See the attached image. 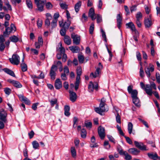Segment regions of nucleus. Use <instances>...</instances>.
Wrapping results in <instances>:
<instances>
[{"mask_svg":"<svg viewBox=\"0 0 160 160\" xmlns=\"http://www.w3.org/2000/svg\"><path fill=\"white\" fill-rule=\"evenodd\" d=\"M127 90L129 93L131 94L133 103L136 107H139L141 105L139 98L138 97V91L136 89H133V86L132 85L129 86L128 87Z\"/></svg>","mask_w":160,"mask_h":160,"instance_id":"nucleus-1","label":"nucleus"},{"mask_svg":"<svg viewBox=\"0 0 160 160\" xmlns=\"http://www.w3.org/2000/svg\"><path fill=\"white\" fill-rule=\"evenodd\" d=\"M105 102V99L104 98H102L99 107L95 108V111L100 115H102V112L108 111V108Z\"/></svg>","mask_w":160,"mask_h":160,"instance_id":"nucleus-2","label":"nucleus"},{"mask_svg":"<svg viewBox=\"0 0 160 160\" xmlns=\"http://www.w3.org/2000/svg\"><path fill=\"white\" fill-rule=\"evenodd\" d=\"M7 114L6 112L3 109L0 110V129H3L4 127V123L7 122Z\"/></svg>","mask_w":160,"mask_h":160,"instance_id":"nucleus-3","label":"nucleus"},{"mask_svg":"<svg viewBox=\"0 0 160 160\" xmlns=\"http://www.w3.org/2000/svg\"><path fill=\"white\" fill-rule=\"evenodd\" d=\"M98 67H95L96 70L95 72H92L91 73L90 76L92 78H96L99 77L101 73V71L103 68V66L101 63L99 62L98 63Z\"/></svg>","mask_w":160,"mask_h":160,"instance_id":"nucleus-4","label":"nucleus"},{"mask_svg":"<svg viewBox=\"0 0 160 160\" xmlns=\"http://www.w3.org/2000/svg\"><path fill=\"white\" fill-rule=\"evenodd\" d=\"M46 2V0H34L35 3L40 12L43 10L44 6Z\"/></svg>","mask_w":160,"mask_h":160,"instance_id":"nucleus-5","label":"nucleus"},{"mask_svg":"<svg viewBox=\"0 0 160 160\" xmlns=\"http://www.w3.org/2000/svg\"><path fill=\"white\" fill-rule=\"evenodd\" d=\"M20 60V57L17 54H13L12 58H9V60L12 64L16 65L19 64Z\"/></svg>","mask_w":160,"mask_h":160,"instance_id":"nucleus-6","label":"nucleus"},{"mask_svg":"<svg viewBox=\"0 0 160 160\" xmlns=\"http://www.w3.org/2000/svg\"><path fill=\"white\" fill-rule=\"evenodd\" d=\"M140 85L141 88L144 90L148 95L149 96L152 95V89L149 84H146L145 86L142 82H141Z\"/></svg>","mask_w":160,"mask_h":160,"instance_id":"nucleus-7","label":"nucleus"},{"mask_svg":"<svg viewBox=\"0 0 160 160\" xmlns=\"http://www.w3.org/2000/svg\"><path fill=\"white\" fill-rule=\"evenodd\" d=\"M118 151L121 155L125 156V159L126 160H131L132 157L129 155L126 151H123L121 148H118L117 149Z\"/></svg>","mask_w":160,"mask_h":160,"instance_id":"nucleus-8","label":"nucleus"},{"mask_svg":"<svg viewBox=\"0 0 160 160\" xmlns=\"http://www.w3.org/2000/svg\"><path fill=\"white\" fill-rule=\"evenodd\" d=\"M154 70V66L152 63H150L148 67L145 68V71L148 78H150V77L151 72H152Z\"/></svg>","mask_w":160,"mask_h":160,"instance_id":"nucleus-9","label":"nucleus"},{"mask_svg":"<svg viewBox=\"0 0 160 160\" xmlns=\"http://www.w3.org/2000/svg\"><path fill=\"white\" fill-rule=\"evenodd\" d=\"M58 68L55 65H53L51 68L50 72V75L51 78L52 80H54L55 78L56 73L55 72L57 70Z\"/></svg>","mask_w":160,"mask_h":160,"instance_id":"nucleus-10","label":"nucleus"},{"mask_svg":"<svg viewBox=\"0 0 160 160\" xmlns=\"http://www.w3.org/2000/svg\"><path fill=\"white\" fill-rule=\"evenodd\" d=\"M98 87V85L97 83L95 82L93 83L92 82H90L88 86L89 91L90 92H92L93 91L94 89L96 90H97Z\"/></svg>","mask_w":160,"mask_h":160,"instance_id":"nucleus-11","label":"nucleus"},{"mask_svg":"<svg viewBox=\"0 0 160 160\" xmlns=\"http://www.w3.org/2000/svg\"><path fill=\"white\" fill-rule=\"evenodd\" d=\"M71 38L73 39V43L74 44L77 45L79 44L80 42V36L73 33L71 34Z\"/></svg>","mask_w":160,"mask_h":160,"instance_id":"nucleus-12","label":"nucleus"},{"mask_svg":"<svg viewBox=\"0 0 160 160\" xmlns=\"http://www.w3.org/2000/svg\"><path fill=\"white\" fill-rule=\"evenodd\" d=\"M98 132L100 138L101 139H104L105 136L104 128L101 126H99L98 128Z\"/></svg>","mask_w":160,"mask_h":160,"instance_id":"nucleus-13","label":"nucleus"},{"mask_svg":"<svg viewBox=\"0 0 160 160\" xmlns=\"http://www.w3.org/2000/svg\"><path fill=\"white\" fill-rule=\"evenodd\" d=\"M7 81L12 83L14 87L17 88H20L22 87V84L18 81L11 79H8Z\"/></svg>","mask_w":160,"mask_h":160,"instance_id":"nucleus-14","label":"nucleus"},{"mask_svg":"<svg viewBox=\"0 0 160 160\" xmlns=\"http://www.w3.org/2000/svg\"><path fill=\"white\" fill-rule=\"evenodd\" d=\"M134 143L135 146L137 148L141 150H146V146L144 145L141 142H138L136 141H135Z\"/></svg>","mask_w":160,"mask_h":160,"instance_id":"nucleus-15","label":"nucleus"},{"mask_svg":"<svg viewBox=\"0 0 160 160\" xmlns=\"http://www.w3.org/2000/svg\"><path fill=\"white\" fill-rule=\"evenodd\" d=\"M151 17V15H150L149 18H145L144 24L146 28H149L152 25Z\"/></svg>","mask_w":160,"mask_h":160,"instance_id":"nucleus-16","label":"nucleus"},{"mask_svg":"<svg viewBox=\"0 0 160 160\" xmlns=\"http://www.w3.org/2000/svg\"><path fill=\"white\" fill-rule=\"evenodd\" d=\"M70 94V100L72 102H75L77 99V95L76 93L70 91H69Z\"/></svg>","mask_w":160,"mask_h":160,"instance_id":"nucleus-17","label":"nucleus"},{"mask_svg":"<svg viewBox=\"0 0 160 160\" xmlns=\"http://www.w3.org/2000/svg\"><path fill=\"white\" fill-rule=\"evenodd\" d=\"M55 87L57 89H58L62 87V82L60 79H57L55 82Z\"/></svg>","mask_w":160,"mask_h":160,"instance_id":"nucleus-18","label":"nucleus"},{"mask_svg":"<svg viewBox=\"0 0 160 160\" xmlns=\"http://www.w3.org/2000/svg\"><path fill=\"white\" fill-rule=\"evenodd\" d=\"M88 16L91 18L92 20H94L96 18V17L95 15L94 10L93 8H91L90 9Z\"/></svg>","mask_w":160,"mask_h":160,"instance_id":"nucleus-19","label":"nucleus"},{"mask_svg":"<svg viewBox=\"0 0 160 160\" xmlns=\"http://www.w3.org/2000/svg\"><path fill=\"white\" fill-rule=\"evenodd\" d=\"M122 18L120 14H118L117 16V25L118 28L119 29L121 27L122 24Z\"/></svg>","mask_w":160,"mask_h":160,"instance_id":"nucleus-20","label":"nucleus"},{"mask_svg":"<svg viewBox=\"0 0 160 160\" xmlns=\"http://www.w3.org/2000/svg\"><path fill=\"white\" fill-rule=\"evenodd\" d=\"M126 26L127 28H130L132 31H135L136 30L135 25L132 22L126 23Z\"/></svg>","mask_w":160,"mask_h":160,"instance_id":"nucleus-21","label":"nucleus"},{"mask_svg":"<svg viewBox=\"0 0 160 160\" xmlns=\"http://www.w3.org/2000/svg\"><path fill=\"white\" fill-rule=\"evenodd\" d=\"M128 152L133 155H137L139 152L140 151L137 149L135 148H130L128 150Z\"/></svg>","mask_w":160,"mask_h":160,"instance_id":"nucleus-22","label":"nucleus"},{"mask_svg":"<svg viewBox=\"0 0 160 160\" xmlns=\"http://www.w3.org/2000/svg\"><path fill=\"white\" fill-rule=\"evenodd\" d=\"M70 108L69 106L65 105L64 108V115L67 117L69 116L70 115L69 112Z\"/></svg>","mask_w":160,"mask_h":160,"instance_id":"nucleus-23","label":"nucleus"},{"mask_svg":"<svg viewBox=\"0 0 160 160\" xmlns=\"http://www.w3.org/2000/svg\"><path fill=\"white\" fill-rule=\"evenodd\" d=\"M69 48L73 53H78L80 51V48L78 46H71Z\"/></svg>","mask_w":160,"mask_h":160,"instance_id":"nucleus-24","label":"nucleus"},{"mask_svg":"<svg viewBox=\"0 0 160 160\" xmlns=\"http://www.w3.org/2000/svg\"><path fill=\"white\" fill-rule=\"evenodd\" d=\"M3 70L5 72L8 74L13 77H15V75L12 71L7 68H4Z\"/></svg>","mask_w":160,"mask_h":160,"instance_id":"nucleus-25","label":"nucleus"},{"mask_svg":"<svg viewBox=\"0 0 160 160\" xmlns=\"http://www.w3.org/2000/svg\"><path fill=\"white\" fill-rule=\"evenodd\" d=\"M148 157L154 160H157L158 158V155L156 153H148Z\"/></svg>","mask_w":160,"mask_h":160,"instance_id":"nucleus-26","label":"nucleus"},{"mask_svg":"<svg viewBox=\"0 0 160 160\" xmlns=\"http://www.w3.org/2000/svg\"><path fill=\"white\" fill-rule=\"evenodd\" d=\"M64 40L65 43L68 45H69L71 44V40L69 36H65L64 38Z\"/></svg>","mask_w":160,"mask_h":160,"instance_id":"nucleus-27","label":"nucleus"},{"mask_svg":"<svg viewBox=\"0 0 160 160\" xmlns=\"http://www.w3.org/2000/svg\"><path fill=\"white\" fill-rule=\"evenodd\" d=\"M71 22L69 20H67L63 24V28L68 29L71 24Z\"/></svg>","mask_w":160,"mask_h":160,"instance_id":"nucleus-28","label":"nucleus"},{"mask_svg":"<svg viewBox=\"0 0 160 160\" xmlns=\"http://www.w3.org/2000/svg\"><path fill=\"white\" fill-rule=\"evenodd\" d=\"M11 32H12V31L10 30V27H7L6 28L5 30L3 32V35L5 37H8Z\"/></svg>","mask_w":160,"mask_h":160,"instance_id":"nucleus-29","label":"nucleus"},{"mask_svg":"<svg viewBox=\"0 0 160 160\" xmlns=\"http://www.w3.org/2000/svg\"><path fill=\"white\" fill-rule=\"evenodd\" d=\"M81 2L79 1L75 4L74 6V8L75 11L77 12H78L79 11V8L81 5Z\"/></svg>","mask_w":160,"mask_h":160,"instance_id":"nucleus-30","label":"nucleus"},{"mask_svg":"<svg viewBox=\"0 0 160 160\" xmlns=\"http://www.w3.org/2000/svg\"><path fill=\"white\" fill-rule=\"evenodd\" d=\"M82 68L80 67H78L77 69V77L76 78L80 79V76L82 74Z\"/></svg>","mask_w":160,"mask_h":160,"instance_id":"nucleus-31","label":"nucleus"},{"mask_svg":"<svg viewBox=\"0 0 160 160\" xmlns=\"http://www.w3.org/2000/svg\"><path fill=\"white\" fill-rule=\"evenodd\" d=\"M133 127L132 124L131 122H129L128 123V129L129 134H131L132 132Z\"/></svg>","mask_w":160,"mask_h":160,"instance_id":"nucleus-32","label":"nucleus"},{"mask_svg":"<svg viewBox=\"0 0 160 160\" xmlns=\"http://www.w3.org/2000/svg\"><path fill=\"white\" fill-rule=\"evenodd\" d=\"M10 39L12 42H17L19 40L18 38L15 35H13L10 37Z\"/></svg>","mask_w":160,"mask_h":160,"instance_id":"nucleus-33","label":"nucleus"},{"mask_svg":"<svg viewBox=\"0 0 160 160\" xmlns=\"http://www.w3.org/2000/svg\"><path fill=\"white\" fill-rule=\"evenodd\" d=\"M33 148L35 149H38L39 147V144L36 141H34L32 142Z\"/></svg>","mask_w":160,"mask_h":160,"instance_id":"nucleus-34","label":"nucleus"},{"mask_svg":"<svg viewBox=\"0 0 160 160\" xmlns=\"http://www.w3.org/2000/svg\"><path fill=\"white\" fill-rule=\"evenodd\" d=\"M71 152L73 158H75L76 156V152L75 147H72L71 148Z\"/></svg>","mask_w":160,"mask_h":160,"instance_id":"nucleus-35","label":"nucleus"},{"mask_svg":"<svg viewBox=\"0 0 160 160\" xmlns=\"http://www.w3.org/2000/svg\"><path fill=\"white\" fill-rule=\"evenodd\" d=\"M80 82V79L76 78V80L75 83V89L76 90H77L79 88V83Z\"/></svg>","mask_w":160,"mask_h":160,"instance_id":"nucleus-36","label":"nucleus"},{"mask_svg":"<svg viewBox=\"0 0 160 160\" xmlns=\"http://www.w3.org/2000/svg\"><path fill=\"white\" fill-rule=\"evenodd\" d=\"M22 70L23 72L26 71L27 70V66L25 63H22L21 64Z\"/></svg>","mask_w":160,"mask_h":160,"instance_id":"nucleus-37","label":"nucleus"},{"mask_svg":"<svg viewBox=\"0 0 160 160\" xmlns=\"http://www.w3.org/2000/svg\"><path fill=\"white\" fill-rule=\"evenodd\" d=\"M87 132L85 129L83 128L81 130V135L82 138H85L86 136Z\"/></svg>","mask_w":160,"mask_h":160,"instance_id":"nucleus-38","label":"nucleus"},{"mask_svg":"<svg viewBox=\"0 0 160 160\" xmlns=\"http://www.w3.org/2000/svg\"><path fill=\"white\" fill-rule=\"evenodd\" d=\"M26 3L28 8L30 9H32V2L29 0H27L26 1Z\"/></svg>","mask_w":160,"mask_h":160,"instance_id":"nucleus-39","label":"nucleus"},{"mask_svg":"<svg viewBox=\"0 0 160 160\" xmlns=\"http://www.w3.org/2000/svg\"><path fill=\"white\" fill-rule=\"evenodd\" d=\"M85 124L86 127L90 129L92 127V123L90 122L85 121Z\"/></svg>","mask_w":160,"mask_h":160,"instance_id":"nucleus-40","label":"nucleus"},{"mask_svg":"<svg viewBox=\"0 0 160 160\" xmlns=\"http://www.w3.org/2000/svg\"><path fill=\"white\" fill-rule=\"evenodd\" d=\"M4 4L7 6L8 9L9 10H12V9L11 5L9 4L8 0H4Z\"/></svg>","mask_w":160,"mask_h":160,"instance_id":"nucleus-41","label":"nucleus"},{"mask_svg":"<svg viewBox=\"0 0 160 160\" xmlns=\"http://www.w3.org/2000/svg\"><path fill=\"white\" fill-rule=\"evenodd\" d=\"M142 13L140 12H138L136 15V20H140L142 19Z\"/></svg>","mask_w":160,"mask_h":160,"instance_id":"nucleus-42","label":"nucleus"},{"mask_svg":"<svg viewBox=\"0 0 160 160\" xmlns=\"http://www.w3.org/2000/svg\"><path fill=\"white\" fill-rule=\"evenodd\" d=\"M11 90L8 88H4V92L6 94L9 95L11 92Z\"/></svg>","mask_w":160,"mask_h":160,"instance_id":"nucleus-43","label":"nucleus"},{"mask_svg":"<svg viewBox=\"0 0 160 160\" xmlns=\"http://www.w3.org/2000/svg\"><path fill=\"white\" fill-rule=\"evenodd\" d=\"M42 20L40 18H38L37 21V25L38 28H41L42 25Z\"/></svg>","mask_w":160,"mask_h":160,"instance_id":"nucleus-44","label":"nucleus"},{"mask_svg":"<svg viewBox=\"0 0 160 160\" xmlns=\"http://www.w3.org/2000/svg\"><path fill=\"white\" fill-rule=\"evenodd\" d=\"M57 21L55 20H53L51 23V26L52 29L55 28L57 25Z\"/></svg>","mask_w":160,"mask_h":160,"instance_id":"nucleus-45","label":"nucleus"},{"mask_svg":"<svg viewBox=\"0 0 160 160\" xmlns=\"http://www.w3.org/2000/svg\"><path fill=\"white\" fill-rule=\"evenodd\" d=\"M78 59L80 63H83L84 61V57L82 55H79L78 56Z\"/></svg>","mask_w":160,"mask_h":160,"instance_id":"nucleus-46","label":"nucleus"},{"mask_svg":"<svg viewBox=\"0 0 160 160\" xmlns=\"http://www.w3.org/2000/svg\"><path fill=\"white\" fill-rule=\"evenodd\" d=\"M21 101L24 102L27 104L30 105V101L26 97H24Z\"/></svg>","mask_w":160,"mask_h":160,"instance_id":"nucleus-47","label":"nucleus"},{"mask_svg":"<svg viewBox=\"0 0 160 160\" xmlns=\"http://www.w3.org/2000/svg\"><path fill=\"white\" fill-rule=\"evenodd\" d=\"M67 29H66L64 28H62L61 29L60 31V33L61 35L62 36H65L66 33V31L67 30Z\"/></svg>","mask_w":160,"mask_h":160,"instance_id":"nucleus-48","label":"nucleus"},{"mask_svg":"<svg viewBox=\"0 0 160 160\" xmlns=\"http://www.w3.org/2000/svg\"><path fill=\"white\" fill-rule=\"evenodd\" d=\"M94 24L93 23H92L91 24V25L89 29V33L90 34H92L93 33V31L94 30Z\"/></svg>","mask_w":160,"mask_h":160,"instance_id":"nucleus-49","label":"nucleus"},{"mask_svg":"<svg viewBox=\"0 0 160 160\" xmlns=\"http://www.w3.org/2000/svg\"><path fill=\"white\" fill-rule=\"evenodd\" d=\"M149 85L150 86V87H151L152 92L153 91L152 88H153L155 90H156L157 89L156 85L154 82H150V84Z\"/></svg>","mask_w":160,"mask_h":160,"instance_id":"nucleus-50","label":"nucleus"},{"mask_svg":"<svg viewBox=\"0 0 160 160\" xmlns=\"http://www.w3.org/2000/svg\"><path fill=\"white\" fill-rule=\"evenodd\" d=\"M54 65H55L57 67H59L62 66V62L60 61H54Z\"/></svg>","mask_w":160,"mask_h":160,"instance_id":"nucleus-51","label":"nucleus"},{"mask_svg":"<svg viewBox=\"0 0 160 160\" xmlns=\"http://www.w3.org/2000/svg\"><path fill=\"white\" fill-rule=\"evenodd\" d=\"M116 121L117 123H121V117L118 113H117L116 117Z\"/></svg>","mask_w":160,"mask_h":160,"instance_id":"nucleus-52","label":"nucleus"},{"mask_svg":"<svg viewBox=\"0 0 160 160\" xmlns=\"http://www.w3.org/2000/svg\"><path fill=\"white\" fill-rule=\"evenodd\" d=\"M96 17V18H97V22L98 23H100L102 21V17L99 14H97Z\"/></svg>","mask_w":160,"mask_h":160,"instance_id":"nucleus-53","label":"nucleus"},{"mask_svg":"<svg viewBox=\"0 0 160 160\" xmlns=\"http://www.w3.org/2000/svg\"><path fill=\"white\" fill-rule=\"evenodd\" d=\"M101 32L102 33V38L104 39V41L107 42V40L106 38V36L105 34V32L102 29H101Z\"/></svg>","mask_w":160,"mask_h":160,"instance_id":"nucleus-54","label":"nucleus"},{"mask_svg":"<svg viewBox=\"0 0 160 160\" xmlns=\"http://www.w3.org/2000/svg\"><path fill=\"white\" fill-rule=\"evenodd\" d=\"M139 120L141 121L147 128H148L149 126L148 124L146 122L141 118H138Z\"/></svg>","mask_w":160,"mask_h":160,"instance_id":"nucleus-55","label":"nucleus"},{"mask_svg":"<svg viewBox=\"0 0 160 160\" xmlns=\"http://www.w3.org/2000/svg\"><path fill=\"white\" fill-rule=\"evenodd\" d=\"M106 48L109 55V61H111V60L112 58V54L111 51L109 49L107 46H106Z\"/></svg>","mask_w":160,"mask_h":160,"instance_id":"nucleus-56","label":"nucleus"},{"mask_svg":"<svg viewBox=\"0 0 160 160\" xmlns=\"http://www.w3.org/2000/svg\"><path fill=\"white\" fill-rule=\"evenodd\" d=\"M107 137L110 141L112 142L114 144L115 143V139L112 136L107 135Z\"/></svg>","mask_w":160,"mask_h":160,"instance_id":"nucleus-57","label":"nucleus"},{"mask_svg":"<svg viewBox=\"0 0 160 160\" xmlns=\"http://www.w3.org/2000/svg\"><path fill=\"white\" fill-rule=\"evenodd\" d=\"M124 137L126 139V141L128 143L130 144H132V141L129 137H126V136H124Z\"/></svg>","mask_w":160,"mask_h":160,"instance_id":"nucleus-58","label":"nucleus"},{"mask_svg":"<svg viewBox=\"0 0 160 160\" xmlns=\"http://www.w3.org/2000/svg\"><path fill=\"white\" fill-rule=\"evenodd\" d=\"M10 29L12 32L13 31L14 32L16 31V27L12 23L10 25Z\"/></svg>","mask_w":160,"mask_h":160,"instance_id":"nucleus-59","label":"nucleus"},{"mask_svg":"<svg viewBox=\"0 0 160 160\" xmlns=\"http://www.w3.org/2000/svg\"><path fill=\"white\" fill-rule=\"evenodd\" d=\"M140 76L142 77H143L144 76V71L142 67H141L140 69Z\"/></svg>","mask_w":160,"mask_h":160,"instance_id":"nucleus-60","label":"nucleus"},{"mask_svg":"<svg viewBox=\"0 0 160 160\" xmlns=\"http://www.w3.org/2000/svg\"><path fill=\"white\" fill-rule=\"evenodd\" d=\"M46 6L48 9H50L52 8V5L50 2H48L46 3Z\"/></svg>","mask_w":160,"mask_h":160,"instance_id":"nucleus-61","label":"nucleus"},{"mask_svg":"<svg viewBox=\"0 0 160 160\" xmlns=\"http://www.w3.org/2000/svg\"><path fill=\"white\" fill-rule=\"evenodd\" d=\"M60 5L62 9H65L67 8L68 6L65 3H60Z\"/></svg>","mask_w":160,"mask_h":160,"instance_id":"nucleus-62","label":"nucleus"},{"mask_svg":"<svg viewBox=\"0 0 160 160\" xmlns=\"http://www.w3.org/2000/svg\"><path fill=\"white\" fill-rule=\"evenodd\" d=\"M5 47L4 43H0V51L1 52H3L4 51Z\"/></svg>","mask_w":160,"mask_h":160,"instance_id":"nucleus-63","label":"nucleus"},{"mask_svg":"<svg viewBox=\"0 0 160 160\" xmlns=\"http://www.w3.org/2000/svg\"><path fill=\"white\" fill-rule=\"evenodd\" d=\"M88 19L87 17L85 15V13H83L82 15V20L83 22H85Z\"/></svg>","mask_w":160,"mask_h":160,"instance_id":"nucleus-64","label":"nucleus"}]
</instances>
